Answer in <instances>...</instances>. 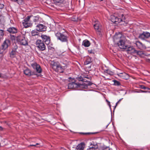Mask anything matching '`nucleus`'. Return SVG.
I'll use <instances>...</instances> for the list:
<instances>
[{
	"mask_svg": "<svg viewBox=\"0 0 150 150\" xmlns=\"http://www.w3.org/2000/svg\"><path fill=\"white\" fill-rule=\"evenodd\" d=\"M136 53L140 57H144L145 56H147V55L143 51H137L136 50Z\"/></svg>",
	"mask_w": 150,
	"mask_h": 150,
	"instance_id": "6ab92c4d",
	"label": "nucleus"
},
{
	"mask_svg": "<svg viewBox=\"0 0 150 150\" xmlns=\"http://www.w3.org/2000/svg\"><path fill=\"white\" fill-rule=\"evenodd\" d=\"M102 150H110V149L109 147H106L103 148Z\"/></svg>",
	"mask_w": 150,
	"mask_h": 150,
	"instance_id": "58836bf2",
	"label": "nucleus"
},
{
	"mask_svg": "<svg viewBox=\"0 0 150 150\" xmlns=\"http://www.w3.org/2000/svg\"><path fill=\"white\" fill-rule=\"evenodd\" d=\"M104 73L109 75L113 74V72L108 69H105L104 71Z\"/></svg>",
	"mask_w": 150,
	"mask_h": 150,
	"instance_id": "7c9ffc66",
	"label": "nucleus"
},
{
	"mask_svg": "<svg viewBox=\"0 0 150 150\" xmlns=\"http://www.w3.org/2000/svg\"><path fill=\"white\" fill-rule=\"evenodd\" d=\"M55 36L57 40H59L62 42H67L68 37L65 34L58 32L55 33Z\"/></svg>",
	"mask_w": 150,
	"mask_h": 150,
	"instance_id": "7ed1b4c3",
	"label": "nucleus"
},
{
	"mask_svg": "<svg viewBox=\"0 0 150 150\" xmlns=\"http://www.w3.org/2000/svg\"><path fill=\"white\" fill-rule=\"evenodd\" d=\"M4 35V31L2 30H0V38H1Z\"/></svg>",
	"mask_w": 150,
	"mask_h": 150,
	"instance_id": "e433bc0d",
	"label": "nucleus"
},
{
	"mask_svg": "<svg viewBox=\"0 0 150 150\" xmlns=\"http://www.w3.org/2000/svg\"><path fill=\"white\" fill-rule=\"evenodd\" d=\"M124 49L126 50V51L127 52L131 54H136V50L132 46H130L127 45L126 48Z\"/></svg>",
	"mask_w": 150,
	"mask_h": 150,
	"instance_id": "0eeeda50",
	"label": "nucleus"
},
{
	"mask_svg": "<svg viewBox=\"0 0 150 150\" xmlns=\"http://www.w3.org/2000/svg\"><path fill=\"white\" fill-rule=\"evenodd\" d=\"M7 31L11 33H15L17 32V30L16 28L14 27H10L8 28Z\"/></svg>",
	"mask_w": 150,
	"mask_h": 150,
	"instance_id": "f3484780",
	"label": "nucleus"
},
{
	"mask_svg": "<svg viewBox=\"0 0 150 150\" xmlns=\"http://www.w3.org/2000/svg\"><path fill=\"white\" fill-rule=\"evenodd\" d=\"M139 38L142 40H144L145 39L144 34L143 33L139 34Z\"/></svg>",
	"mask_w": 150,
	"mask_h": 150,
	"instance_id": "72a5a7b5",
	"label": "nucleus"
},
{
	"mask_svg": "<svg viewBox=\"0 0 150 150\" xmlns=\"http://www.w3.org/2000/svg\"><path fill=\"white\" fill-rule=\"evenodd\" d=\"M32 16V17L31 18H33V22L35 23V24L37 23L38 24L39 23L41 22V19L40 17L39 16Z\"/></svg>",
	"mask_w": 150,
	"mask_h": 150,
	"instance_id": "dca6fc26",
	"label": "nucleus"
},
{
	"mask_svg": "<svg viewBox=\"0 0 150 150\" xmlns=\"http://www.w3.org/2000/svg\"><path fill=\"white\" fill-rule=\"evenodd\" d=\"M147 92V91H143V90H141L139 92H140V93H146Z\"/></svg>",
	"mask_w": 150,
	"mask_h": 150,
	"instance_id": "49530a36",
	"label": "nucleus"
},
{
	"mask_svg": "<svg viewBox=\"0 0 150 150\" xmlns=\"http://www.w3.org/2000/svg\"><path fill=\"white\" fill-rule=\"evenodd\" d=\"M94 27L96 30L99 31H100V26L98 21L96 22V23L94 25Z\"/></svg>",
	"mask_w": 150,
	"mask_h": 150,
	"instance_id": "bb28decb",
	"label": "nucleus"
},
{
	"mask_svg": "<svg viewBox=\"0 0 150 150\" xmlns=\"http://www.w3.org/2000/svg\"><path fill=\"white\" fill-rule=\"evenodd\" d=\"M78 80L81 81H83V79L81 76L78 77L77 78Z\"/></svg>",
	"mask_w": 150,
	"mask_h": 150,
	"instance_id": "ea45409f",
	"label": "nucleus"
},
{
	"mask_svg": "<svg viewBox=\"0 0 150 150\" xmlns=\"http://www.w3.org/2000/svg\"><path fill=\"white\" fill-rule=\"evenodd\" d=\"M110 20L112 22L114 23H120L121 20L120 19L119 16L117 17L113 15L111 16Z\"/></svg>",
	"mask_w": 150,
	"mask_h": 150,
	"instance_id": "9b49d317",
	"label": "nucleus"
},
{
	"mask_svg": "<svg viewBox=\"0 0 150 150\" xmlns=\"http://www.w3.org/2000/svg\"><path fill=\"white\" fill-rule=\"evenodd\" d=\"M108 104L110 108L111 106V105L110 104V102L109 101H108Z\"/></svg>",
	"mask_w": 150,
	"mask_h": 150,
	"instance_id": "09e8293b",
	"label": "nucleus"
},
{
	"mask_svg": "<svg viewBox=\"0 0 150 150\" xmlns=\"http://www.w3.org/2000/svg\"><path fill=\"white\" fill-rule=\"evenodd\" d=\"M23 2V0H15L14 2H16L19 5L22 4Z\"/></svg>",
	"mask_w": 150,
	"mask_h": 150,
	"instance_id": "f704fd0d",
	"label": "nucleus"
},
{
	"mask_svg": "<svg viewBox=\"0 0 150 150\" xmlns=\"http://www.w3.org/2000/svg\"><path fill=\"white\" fill-rule=\"evenodd\" d=\"M143 34H144L145 38H147L150 36V33L148 32H143Z\"/></svg>",
	"mask_w": 150,
	"mask_h": 150,
	"instance_id": "c756f323",
	"label": "nucleus"
},
{
	"mask_svg": "<svg viewBox=\"0 0 150 150\" xmlns=\"http://www.w3.org/2000/svg\"><path fill=\"white\" fill-rule=\"evenodd\" d=\"M9 43L10 41L8 40H6L2 45V49L4 50H5L7 49L8 47Z\"/></svg>",
	"mask_w": 150,
	"mask_h": 150,
	"instance_id": "2eb2a0df",
	"label": "nucleus"
},
{
	"mask_svg": "<svg viewBox=\"0 0 150 150\" xmlns=\"http://www.w3.org/2000/svg\"><path fill=\"white\" fill-rule=\"evenodd\" d=\"M61 149H62V150H66L63 147H61Z\"/></svg>",
	"mask_w": 150,
	"mask_h": 150,
	"instance_id": "8fccbe9b",
	"label": "nucleus"
},
{
	"mask_svg": "<svg viewBox=\"0 0 150 150\" xmlns=\"http://www.w3.org/2000/svg\"><path fill=\"white\" fill-rule=\"evenodd\" d=\"M135 44L137 47H138V48L139 49H145L146 48L145 45L139 41H136Z\"/></svg>",
	"mask_w": 150,
	"mask_h": 150,
	"instance_id": "f8f14e48",
	"label": "nucleus"
},
{
	"mask_svg": "<svg viewBox=\"0 0 150 150\" xmlns=\"http://www.w3.org/2000/svg\"><path fill=\"white\" fill-rule=\"evenodd\" d=\"M120 76L123 79H127L129 77V76L128 74L125 73H122L120 74Z\"/></svg>",
	"mask_w": 150,
	"mask_h": 150,
	"instance_id": "b1692460",
	"label": "nucleus"
},
{
	"mask_svg": "<svg viewBox=\"0 0 150 150\" xmlns=\"http://www.w3.org/2000/svg\"><path fill=\"white\" fill-rule=\"evenodd\" d=\"M18 48V47L17 46H15L12 49V51L10 54V56L11 57L13 58L15 57V55L17 53L16 50Z\"/></svg>",
	"mask_w": 150,
	"mask_h": 150,
	"instance_id": "4468645a",
	"label": "nucleus"
},
{
	"mask_svg": "<svg viewBox=\"0 0 150 150\" xmlns=\"http://www.w3.org/2000/svg\"><path fill=\"white\" fill-rule=\"evenodd\" d=\"M91 62V58L90 57H87L86 59L84 62L85 65H87L90 63Z\"/></svg>",
	"mask_w": 150,
	"mask_h": 150,
	"instance_id": "393cba45",
	"label": "nucleus"
},
{
	"mask_svg": "<svg viewBox=\"0 0 150 150\" xmlns=\"http://www.w3.org/2000/svg\"><path fill=\"white\" fill-rule=\"evenodd\" d=\"M83 81L86 82V83H84L83 84H81L82 85V86H81L80 87H82L83 86V85H85V86H84V88H86V87H87L88 86H91L92 84V83L91 82L89 81H87L85 79H83Z\"/></svg>",
	"mask_w": 150,
	"mask_h": 150,
	"instance_id": "a211bd4d",
	"label": "nucleus"
},
{
	"mask_svg": "<svg viewBox=\"0 0 150 150\" xmlns=\"http://www.w3.org/2000/svg\"><path fill=\"white\" fill-rule=\"evenodd\" d=\"M146 61L147 62L150 63V59H146Z\"/></svg>",
	"mask_w": 150,
	"mask_h": 150,
	"instance_id": "de8ad7c7",
	"label": "nucleus"
},
{
	"mask_svg": "<svg viewBox=\"0 0 150 150\" xmlns=\"http://www.w3.org/2000/svg\"><path fill=\"white\" fill-rule=\"evenodd\" d=\"M31 65L33 68L36 71L37 73L40 74L42 72V69L40 66L37 63L34 62L31 64Z\"/></svg>",
	"mask_w": 150,
	"mask_h": 150,
	"instance_id": "423d86ee",
	"label": "nucleus"
},
{
	"mask_svg": "<svg viewBox=\"0 0 150 150\" xmlns=\"http://www.w3.org/2000/svg\"><path fill=\"white\" fill-rule=\"evenodd\" d=\"M1 74L0 73V77H1Z\"/></svg>",
	"mask_w": 150,
	"mask_h": 150,
	"instance_id": "864d4df0",
	"label": "nucleus"
},
{
	"mask_svg": "<svg viewBox=\"0 0 150 150\" xmlns=\"http://www.w3.org/2000/svg\"><path fill=\"white\" fill-rule=\"evenodd\" d=\"M1 16H0V24L1 23Z\"/></svg>",
	"mask_w": 150,
	"mask_h": 150,
	"instance_id": "603ef678",
	"label": "nucleus"
},
{
	"mask_svg": "<svg viewBox=\"0 0 150 150\" xmlns=\"http://www.w3.org/2000/svg\"><path fill=\"white\" fill-rule=\"evenodd\" d=\"M32 17V16H28L22 21V24L25 28H27L32 26L33 23L30 21V19Z\"/></svg>",
	"mask_w": 150,
	"mask_h": 150,
	"instance_id": "20e7f679",
	"label": "nucleus"
},
{
	"mask_svg": "<svg viewBox=\"0 0 150 150\" xmlns=\"http://www.w3.org/2000/svg\"><path fill=\"white\" fill-rule=\"evenodd\" d=\"M64 0H53V3L57 5H59L63 2Z\"/></svg>",
	"mask_w": 150,
	"mask_h": 150,
	"instance_id": "4be33fe9",
	"label": "nucleus"
},
{
	"mask_svg": "<svg viewBox=\"0 0 150 150\" xmlns=\"http://www.w3.org/2000/svg\"><path fill=\"white\" fill-rule=\"evenodd\" d=\"M141 87L142 89H146V88H146V87L144 86L143 85L141 86Z\"/></svg>",
	"mask_w": 150,
	"mask_h": 150,
	"instance_id": "c03bdc74",
	"label": "nucleus"
},
{
	"mask_svg": "<svg viewBox=\"0 0 150 150\" xmlns=\"http://www.w3.org/2000/svg\"><path fill=\"white\" fill-rule=\"evenodd\" d=\"M4 5L3 4H0V8L1 9L4 7Z\"/></svg>",
	"mask_w": 150,
	"mask_h": 150,
	"instance_id": "a18cd8bd",
	"label": "nucleus"
},
{
	"mask_svg": "<svg viewBox=\"0 0 150 150\" xmlns=\"http://www.w3.org/2000/svg\"><path fill=\"white\" fill-rule=\"evenodd\" d=\"M96 146H98L97 143L93 142L92 143H91L90 146H93V147H95Z\"/></svg>",
	"mask_w": 150,
	"mask_h": 150,
	"instance_id": "4c0bfd02",
	"label": "nucleus"
},
{
	"mask_svg": "<svg viewBox=\"0 0 150 150\" xmlns=\"http://www.w3.org/2000/svg\"><path fill=\"white\" fill-rule=\"evenodd\" d=\"M119 17L120 18V19L121 20V22H125V17L124 15L123 14H122L121 15V16H119Z\"/></svg>",
	"mask_w": 150,
	"mask_h": 150,
	"instance_id": "c85d7f7f",
	"label": "nucleus"
},
{
	"mask_svg": "<svg viewBox=\"0 0 150 150\" xmlns=\"http://www.w3.org/2000/svg\"><path fill=\"white\" fill-rule=\"evenodd\" d=\"M88 52L90 54H94V52L92 50H88Z\"/></svg>",
	"mask_w": 150,
	"mask_h": 150,
	"instance_id": "79ce46f5",
	"label": "nucleus"
},
{
	"mask_svg": "<svg viewBox=\"0 0 150 150\" xmlns=\"http://www.w3.org/2000/svg\"><path fill=\"white\" fill-rule=\"evenodd\" d=\"M115 39H118L119 42L117 44L120 48L124 49L126 48L127 45L125 43V38L123 36L120 34L115 35L114 37Z\"/></svg>",
	"mask_w": 150,
	"mask_h": 150,
	"instance_id": "f257e3e1",
	"label": "nucleus"
},
{
	"mask_svg": "<svg viewBox=\"0 0 150 150\" xmlns=\"http://www.w3.org/2000/svg\"><path fill=\"white\" fill-rule=\"evenodd\" d=\"M24 73L25 75L28 76L33 75H36L38 76H39V75L36 73L32 72L28 68L24 70Z\"/></svg>",
	"mask_w": 150,
	"mask_h": 150,
	"instance_id": "ddd939ff",
	"label": "nucleus"
},
{
	"mask_svg": "<svg viewBox=\"0 0 150 150\" xmlns=\"http://www.w3.org/2000/svg\"><path fill=\"white\" fill-rule=\"evenodd\" d=\"M83 45L85 47H88L90 45V43L89 41L86 40L83 41Z\"/></svg>",
	"mask_w": 150,
	"mask_h": 150,
	"instance_id": "5701e85b",
	"label": "nucleus"
},
{
	"mask_svg": "<svg viewBox=\"0 0 150 150\" xmlns=\"http://www.w3.org/2000/svg\"><path fill=\"white\" fill-rule=\"evenodd\" d=\"M36 27L37 30L40 32L45 30L46 28V27L45 25L40 23H38Z\"/></svg>",
	"mask_w": 150,
	"mask_h": 150,
	"instance_id": "9d476101",
	"label": "nucleus"
},
{
	"mask_svg": "<svg viewBox=\"0 0 150 150\" xmlns=\"http://www.w3.org/2000/svg\"><path fill=\"white\" fill-rule=\"evenodd\" d=\"M2 129V127L0 126V130H1Z\"/></svg>",
	"mask_w": 150,
	"mask_h": 150,
	"instance_id": "3c124183",
	"label": "nucleus"
},
{
	"mask_svg": "<svg viewBox=\"0 0 150 150\" xmlns=\"http://www.w3.org/2000/svg\"><path fill=\"white\" fill-rule=\"evenodd\" d=\"M37 47L41 51H43L46 49V46L42 40H37L36 42Z\"/></svg>",
	"mask_w": 150,
	"mask_h": 150,
	"instance_id": "39448f33",
	"label": "nucleus"
},
{
	"mask_svg": "<svg viewBox=\"0 0 150 150\" xmlns=\"http://www.w3.org/2000/svg\"><path fill=\"white\" fill-rule=\"evenodd\" d=\"M51 64L53 69L55 71L56 69H57V67H58L59 64L57 62L53 61L52 62Z\"/></svg>",
	"mask_w": 150,
	"mask_h": 150,
	"instance_id": "412c9836",
	"label": "nucleus"
},
{
	"mask_svg": "<svg viewBox=\"0 0 150 150\" xmlns=\"http://www.w3.org/2000/svg\"><path fill=\"white\" fill-rule=\"evenodd\" d=\"M16 40L21 45L24 46L28 45L27 39L26 38L24 35H20L16 38Z\"/></svg>",
	"mask_w": 150,
	"mask_h": 150,
	"instance_id": "f03ea898",
	"label": "nucleus"
},
{
	"mask_svg": "<svg viewBox=\"0 0 150 150\" xmlns=\"http://www.w3.org/2000/svg\"><path fill=\"white\" fill-rule=\"evenodd\" d=\"M122 99H120L118 101H117V103H116V105H115V108H114V109L116 107V106H117V104L118 103L120 102L121 100Z\"/></svg>",
	"mask_w": 150,
	"mask_h": 150,
	"instance_id": "37998d69",
	"label": "nucleus"
},
{
	"mask_svg": "<svg viewBox=\"0 0 150 150\" xmlns=\"http://www.w3.org/2000/svg\"><path fill=\"white\" fill-rule=\"evenodd\" d=\"M106 102H107V103H108V101H108V100H106Z\"/></svg>",
	"mask_w": 150,
	"mask_h": 150,
	"instance_id": "5fc2aeb1",
	"label": "nucleus"
},
{
	"mask_svg": "<svg viewBox=\"0 0 150 150\" xmlns=\"http://www.w3.org/2000/svg\"><path fill=\"white\" fill-rule=\"evenodd\" d=\"M64 69V68H63L62 66H61L59 64L58 67H57V69H56L55 71L57 72H63Z\"/></svg>",
	"mask_w": 150,
	"mask_h": 150,
	"instance_id": "a878e982",
	"label": "nucleus"
},
{
	"mask_svg": "<svg viewBox=\"0 0 150 150\" xmlns=\"http://www.w3.org/2000/svg\"><path fill=\"white\" fill-rule=\"evenodd\" d=\"M37 145H39V146H37V147H40V146H42V145H41L40 144H39L38 143H36L35 144H32L30 145V146H36Z\"/></svg>",
	"mask_w": 150,
	"mask_h": 150,
	"instance_id": "c9c22d12",
	"label": "nucleus"
},
{
	"mask_svg": "<svg viewBox=\"0 0 150 150\" xmlns=\"http://www.w3.org/2000/svg\"><path fill=\"white\" fill-rule=\"evenodd\" d=\"M82 85L80 84H77L74 82H72L69 83L68 85V88L69 89H75L78 87H80Z\"/></svg>",
	"mask_w": 150,
	"mask_h": 150,
	"instance_id": "1a4fd4ad",
	"label": "nucleus"
},
{
	"mask_svg": "<svg viewBox=\"0 0 150 150\" xmlns=\"http://www.w3.org/2000/svg\"><path fill=\"white\" fill-rule=\"evenodd\" d=\"M41 37L42 40V41L45 42L47 45H49L51 41L50 37L48 36L44 35H42Z\"/></svg>",
	"mask_w": 150,
	"mask_h": 150,
	"instance_id": "6e6552de",
	"label": "nucleus"
},
{
	"mask_svg": "<svg viewBox=\"0 0 150 150\" xmlns=\"http://www.w3.org/2000/svg\"><path fill=\"white\" fill-rule=\"evenodd\" d=\"M84 148V144L83 143H81L76 146V149L77 150H83Z\"/></svg>",
	"mask_w": 150,
	"mask_h": 150,
	"instance_id": "aec40b11",
	"label": "nucleus"
},
{
	"mask_svg": "<svg viewBox=\"0 0 150 150\" xmlns=\"http://www.w3.org/2000/svg\"><path fill=\"white\" fill-rule=\"evenodd\" d=\"M38 31L37 30V29L36 30H33L31 31V34L33 36H35L36 35H38L39 34Z\"/></svg>",
	"mask_w": 150,
	"mask_h": 150,
	"instance_id": "cd10ccee",
	"label": "nucleus"
},
{
	"mask_svg": "<svg viewBox=\"0 0 150 150\" xmlns=\"http://www.w3.org/2000/svg\"><path fill=\"white\" fill-rule=\"evenodd\" d=\"M98 149V146H96L95 147H93V146H90L89 149H88V150H97Z\"/></svg>",
	"mask_w": 150,
	"mask_h": 150,
	"instance_id": "473e14b6",
	"label": "nucleus"
},
{
	"mask_svg": "<svg viewBox=\"0 0 150 150\" xmlns=\"http://www.w3.org/2000/svg\"><path fill=\"white\" fill-rule=\"evenodd\" d=\"M48 48L49 50H53L54 49V48L53 47L50 46H48Z\"/></svg>",
	"mask_w": 150,
	"mask_h": 150,
	"instance_id": "a19ab883",
	"label": "nucleus"
},
{
	"mask_svg": "<svg viewBox=\"0 0 150 150\" xmlns=\"http://www.w3.org/2000/svg\"><path fill=\"white\" fill-rule=\"evenodd\" d=\"M114 82V84L115 86H119L120 85V82L118 81H117L116 80H114L113 81Z\"/></svg>",
	"mask_w": 150,
	"mask_h": 150,
	"instance_id": "2f4dec72",
	"label": "nucleus"
}]
</instances>
